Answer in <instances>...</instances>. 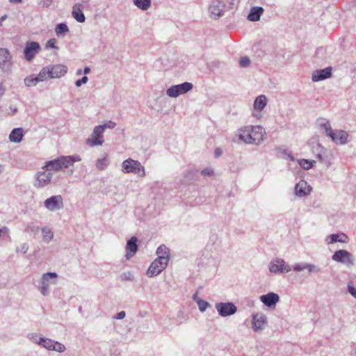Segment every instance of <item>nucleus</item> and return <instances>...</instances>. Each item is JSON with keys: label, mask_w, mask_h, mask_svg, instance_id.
Wrapping results in <instances>:
<instances>
[{"label": "nucleus", "mask_w": 356, "mask_h": 356, "mask_svg": "<svg viewBox=\"0 0 356 356\" xmlns=\"http://www.w3.org/2000/svg\"><path fill=\"white\" fill-rule=\"evenodd\" d=\"M268 99L266 95H260L257 96L253 103V110L252 116L257 120L263 117L262 111L266 107Z\"/></svg>", "instance_id": "1a4fd4ad"}, {"label": "nucleus", "mask_w": 356, "mask_h": 356, "mask_svg": "<svg viewBox=\"0 0 356 356\" xmlns=\"http://www.w3.org/2000/svg\"><path fill=\"white\" fill-rule=\"evenodd\" d=\"M8 111H8V114L10 115H13L17 113L18 109L15 106L10 105L8 108Z\"/></svg>", "instance_id": "5fc2aeb1"}, {"label": "nucleus", "mask_w": 356, "mask_h": 356, "mask_svg": "<svg viewBox=\"0 0 356 356\" xmlns=\"http://www.w3.org/2000/svg\"><path fill=\"white\" fill-rule=\"evenodd\" d=\"M28 228L33 232H38L40 229V227H37V226H34L33 225H29L28 226Z\"/></svg>", "instance_id": "13d9d810"}, {"label": "nucleus", "mask_w": 356, "mask_h": 356, "mask_svg": "<svg viewBox=\"0 0 356 356\" xmlns=\"http://www.w3.org/2000/svg\"><path fill=\"white\" fill-rule=\"evenodd\" d=\"M134 5L141 10H147L151 7V0H132Z\"/></svg>", "instance_id": "72a5a7b5"}, {"label": "nucleus", "mask_w": 356, "mask_h": 356, "mask_svg": "<svg viewBox=\"0 0 356 356\" xmlns=\"http://www.w3.org/2000/svg\"><path fill=\"white\" fill-rule=\"evenodd\" d=\"M168 264L161 261V259H156L149 266L147 275L149 277H154L159 275L168 266Z\"/></svg>", "instance_id": "f3484780"}, {"label": "nucleus", "mask_w": 356, "mask_h": 356, "mask_svg": "<svg viewBox=\"0 0 356 356\" xmlns=\"http://www.w3.org/2000/svg\"><path fill=\"white\" fill-rule=\"evenodd\" d=\"M83 72V71L81 70V69H79L77 71H76V75H81Z\"/></svg>", "instance_id": "338daca9"}, {"label": "nucleus", "mask_w": 356, "mask_h": 356, "mask_svg": "<svg viewBox=\"0 0 356 356\" xmlns=\"http://www.w3.org/2000/svg\"><path fill=\"white\" fill-rule=\"evenodd\" d=\"M156 259H161V261L168 264L170 260V252L168 248L165 245H161L156 250Z\"/></svg>", "instance_id": "cd10ccee"}, {"label": "nucleus", "mask_w": 356, "mask_h": 356, "mask_svg": "<svg viewBox=\"0 0 356 356\" xmlns=\"http://www.w3.org/2000/svg\"><path fill=\"white\" fill-rule=\"evenodd\" d=\"M81 161V158L78 154H73L70 156H60L53 160L47 161L42 167V170H46L49 172L51 170L60 171L66 169L76 162Z\"/></svg>", "instance_id": "f03ea898"}, {"label": "nucleus", "mask_w": 356, "mask_h": 356, "mask_svg": "<svg viewBox=\"0 0 356 356\" xmlns=\"http://www.w3.org/2000/svg\"><path fill=\"white\" fill-rule=\"evenodd\" d=\"M88 1H83L81 3H76L74 5L72 11V17L78 22H84L86 20L85 15L83 13V4L87 3Z\"/></svg>", "instance_id": "b1692460"}, {"label": "nucleus", "mask_w": 356, "mask_h": 356, "mask_svg": "<svg viewBox=\"0 0 356 356\" xmlns=\"http://www.w3.org/2000/svg\"><path fill=\"white\" fill-rule=\"evenodd\" d=\"M24 82L26 87H33L36 86L40 81L36 75L31 74L24 79Z\"/></svg>", "instance_id": "4c0bfd02"}, {"label": "nucleus", "mask_w": 356, "mask_h": 356, "mask_svg": "<svg viewBox=\"0 0 356 356\" xmlns=\"http://www.w3.org/2000/svg\"><path fill=\"white\" fill-rule=\"evenodd\" d=\"M58 274L56 273H46L42 274L38 289L44 296L49 294V289L51 285L56 284Z\"/></svg>", "instance_id": "20e7f679"}, {"label": "nucleus", "mask_w": 356, "mask_h": 356, "mask_svg": "<svg viewBox=\"0 0 356 356\" xmlns=\"http://www.w3.org/2000/svg\"><path fill=\"white\" fill-rule=\"evenodd\" d=\"M193 84L189 82H184L181 84L174 85L166 90V95L170 97L176 98L179 95H184L193 89Z\"/></svg>", "instance_id": "0eeeda50"}, {"label": "nucleus", "mask_w": 356, "mask_h": 356, "mask_svg": "<svg viewBox=\"0 0 356 356\" xmlns=\"http://www.w3.org/2000/svg\"><path fill=\"white\" fill-rule=\"evenodd\" d=\"M315 155L316 157L322 163L327 164V166L330 165L329 161H327L326 156H325V153L326 152V149L320 144H318L316 147Z\"/></svg>", "instance_id": "7c9ffc66"}, {"label": "nucleus", "mask_w": 356, "mask_h": 356, "mask_svg": "<svg viewBox=\"0 0 356 356\" xmlns=\"http://www.w3.org/2000/svg\"><path fill=\"white\" fill-rule=\"evenodd\" d=\"M55 32L57 36H63L69 32V29L65 24L60 23L56 25L55 28Z\"/></svg>", "instance_id": "58836bf2"}, {"label": "nucleus", "mask_w": 356, "mask_h": 356, "mask_svg": "<svg viewBox=\"0 0 356 356\" xmlns=\"http://www.w3.org/2000/svg\"><path fill=\"white\" fill-rule=\"evenodd\" d=\"M198 309L201 312H204L210 306V304L204 300H198L197 303Z\"/></svg>", "instance_id": "37998d69"}, {"label": "nucleus", "mask_w": 356, "mask_h": 356, "mask_svg": "<svg viewBox=\"0 0 356 356\" xmlns=\"http://www.w3.org/2000/svg\"><path fill=\"white\" fill-rule=\"evenodd\" d=\"M56 40L55 38L49 39L46 44L47 47H50L51 49H58L56 45Z\"/></svg>", "instance_id": "864d4df0"}, {"label": "nucleus", "mask_w": 356, "mask_h": 356, "mask_svg": "<svg viewBox=\"0 0 356 356\" xmlns=\"http://www.w3.org/2000/svg\"><path fill=\"white\" fill-rule=\"evenodd\" d=\"M125 316H126L125 312L124 311H121V312H118V314H116L113 316V318L118 319V320H122L125 317Z\"/></svg>", "instance_id": "6e6d98bb"}, {"label": "nucleus", "mask_w": 356, "mask_h": 356, "mask_svg": "<svg viewBox=\"0 0 356 356\" xmlns=\"http://www.w3.org/2000/svg\"><path fill=\"white\" fill-rule=\"evenodd\" d=\"M42 240L44 243H49L54 238V232L52 229L47 227H43L41 229Z\"/></svg>", "instance_id": "473e14b6"}, {"label": "nucleus", "mask_w": 356, "mask_h": 356, "mask_svg": "<svg viewBox=\"0 0 356 356\" xmlns=\"http://www.w3.org/2000/svg\"><path fill=\"white\" fill-rule=\"evenodd\" d=\"M201 174L204 176L211 177L214 174V171L211 168H207L202 170Z\"/></svg>", "instance_id": "8fccbe9b"}, {"label": "nucleus", "mask_w": 356, "mask_h": 356, "mask_svg": "<svg viewBox=\"0 0 356 356\" xmlns=\"http://www.w3.org/2000/svg\"><path fill=\"white\" fill-rule=\"evenodd\" d=\"M252 329L255 332H259L264 330L268 323V318L262 312L253 314L252 316Z\"/></svg>", "instance_id": "9d476101"}, {"label": "nucleus", "mask_w": 356, "mask_h": 356, "mask_svg": "<svg viewBox=\"0 0 356 356\" xmlns=\"http://www.w3.org/2000/svg\"><path fill=\"white\" fill-rule=\"evenodd\" d=\"M13 65L12 56L7 49L0 48V69L9 72Z\"/></svg>", "instance_id": "dca6fc26"}, {"label": "nucleus", "mask_w": 356, "mask_h": 356, "mask_svg": "<svg viewBox=\"0 0 356 356\" xmlns=\"http://www.w3.org/2000/svg\"><path fill=\"white\" fill-rule=\"evenodd\" d=\"M283 154H284V157L286 159H289L291 161H294V156H293V154H291V152H289L288 150H284Z\"/></svg>", "instance_id": "4d7b16f0"}, {"label": "nucleus", "mask_w": 356, "mask_h": 356, "mask_svg": "<svg viewBox=\"0 0 356 356\" xmlns=\"http://www.w3.org/2000/svg\"><path fill=\"white\" fill-rule=\"evenodd\" d=\"M266 133L260 125H247L239 128L236 134L238 140L246 144L259 145L265 138Z\"/></svg>", "instance_id": "f257e3e1"}, {"label": "nucleus", "mask_w": 356, "mask_h": 356, "mask_svg": "<svg viewBox=\"0 0 356 356\" xmlns=\"http://www.w3.org/2000/svg\"><path fill=\"white\" fill-rule=\"evenodd\" d=\"M53 341V339L44 337L43 339H42V341L39 342L40 346L48 350V349L51 347Z\"/></svg>", "instance_id": "79ce46f5"}, {"label": "nucleus", "mask_w": 356, "mask_h": 356, "mask_svg": "<svg viewBox=\"0 0 356 356\" xmlns=\"http://www.w3.org/2000/svg\"><path fill=\"white\" fill-rule=\"evenodd\" d=\"M137 238L135 236L131 237L127 243L126 245V259H130L134 256L138 250Z\"/></svg>", "instance_id": "393cba45"}, {"label": "nucleus", "mask_w": 356, "mask_h": 356, "mask_svg": "<svg viewBox=\"0 0 356 356\" xmlns=\"http://www.w3.org/2000/svg\"><path fill=\"white\" fill-rule=\"evenodd\" d=\"M325 242L327 244H332L337 242L346 243L348 242V237L343 233L332 234L326 237Z\"/></svg>", "instance_id": "bb28decb"}, {"label": "nucleus", "mask_w": 356, "mask_h": 356, "mask_svg": "<svg viewBox=\"0 0 356 356\" xmlns=\"http://www.w3.org/2000/svg\"><path fill=\"white\" fill-rule=\"evenodd\" d=\"M44 207L49 211L54 212L63 208V198L60 195H53L46 199Z\"/></svg>", "instance_id": "9b49d317"}, {"label": "nucleus", "mask_w": 356, "mask_h": 356, "mask_svg": "<svg viewBox=\"0 0 356 356\" xmlns=\"http://www.w3.org/2000/svg\"><path fill=\"white\" fill-rule=\"evenodd\" d=\"M193 300L196 302L197 303V301L198 300H201L202 299L199 297V295H198V293L196 292L195 293L193 294Z\"/></svg>", "instance_id": "680f3d73"}, {"label": "nucleus", "mask_w": 356, "mask_h": 356, "mask_svg": "<svg viewBox=\"0 0 356 356\" xmlns=\"http://www.w3.org/2000/svg\"><path fill=\"white\" fill-rule=\"evenodd\" d=\"M53 174L46 170L38 171L35 175L33 186L36 188H43L49 186L51 181Z\"/></svg>", "instance_id": "423d86ee"}, {"label": "nucleus", "mask_w": 356, "mask_h": 356, "mask_svg": "<svg viewBox=\"0 0 356 356\" xmlns=\"http://www.w3.org/2000/svg\"><path fill=\"white\" fill-rule=\"evenodd\" d=\"M295 194L298 197H305L311 193L312 188L305 181H300L295 186Z\"/></svg>", "instance_id": "4be33fe9"}, {"label": "nucleus", "mask_w": 356, "mask_h": 356, "mask_svg": "<svg viewBox=\"0 0 356 356\" xmlns=\"http://www.w3.org/2000/svg\"><path fill=\"white\" fill-rule=\"evenodd\" d=\"M109 158L106 153H104L102 157L99 158L96 161V168L99 170H105L109 165Z\"/></svg>", "instance_id": "2f4dec72"}, {"label": "nucleus", "mask_w": 356, "mask_h": 356, "mask_svg": "<svg viewBox=\"0 0 356 356\" xmlns=\"http://www.w3.org/2000/svg\"><path fill=\"white\" fill-rule=\"evenodd\" d=\"M225 8L224 0H212L209 6V11L212 18L218 19L224 15Z\"/></svg>", "instance_id": "4468645a"}, {"label": "nucleus", "mask_w": 356, "mask_h": 356, "mask_svg": "<svg viewBox=\"0 0 356 356\" xmlns=\"http://www.w3.org/2000/svg\"><path fill=\"white\" fill-rule=\"evenodd\" d=\"M330 138L336 144L344 145L347 143L348 134L346 131L341 129L332 130Z\"/></svg>", "instance_id": "aec40b11"}, {"label": "nucleus", "mask_w": 356, "mask_h": 356, "mask_svg": "<svg viewBox=\"0 0 356 356\" xmlns=\"http://www.w3.org/2000/svg\"><path fill=\"white\" fill-rule=\"evenodd\" d=\"M332 259L334 261L343 264L346 266H353L355 261L353 254L345 250H337L332 254Z\"/></svg>", "instance_id": "ddd939ff"}, {"label": "nucleus", "mask_w": 356, "mask_h": 356, "mask_svg": "<svg viewBox=\"0 0 356 356\" xmlns=\"http://www.w3.org/2000/svg\"><path fill=\"white\" fill-rule=\"evenodd\" d=\"M348 291L354 297L356 298V289L354 287V284L353 282H349L348 283Z\"/></svg>", "instance_id": "09e8293b"}, {"label": "nucleus", "mask_w": 356, "mask_h": 356, "mask_svg": "<svg viewBox=\"0 0 356 356\" xmlns=\"http://www.w3.org/2000/svg\"><path fill=\"white\" fill-rule=\"evenodd\" d=\"M222 153V151L220 148H216L214 151V154L216 157H219L220 156H221Z\"/></svg>", "instance_id": "052dcab7"}, {"label": "nucleus", "mask_w": 356, "mask_h": 356, "mask_svg": "<svg viewBox=\"0 0 356 356\" xmlns=\"http://www.w3.org/2000/svg\"><path fill=\"white\" fill-rule=\"evenodd\" d=\"M120 278L122 280H124V281H133L134 275L131 272L127 271V272L123 273L121 275Z\"/></svg>", "instance_id": "a18cd8bd"}, {"label": "nucleus", "mask_w": 356, "mask_h": 356, "mask_svg": "<svg viewBox=\"0 0 356 356\" xmlns=\"http://www.w3.org/2000/svg\"><path fill=\"white\" fill-rule=\"evenodd\" d=\"M332 67L314 70L312 75V80L313 82H318L330 78L332 76Z\"/></svg>", "instance_id": "6ab92c4d"}, {"label": "nucleus", "mask_w": 356, "mask_h": 356, "mask_svg": "<svg viewBox=\"0 0 356 356\" xmlns=\"http://www.w3.org/2000/svg\"><path fill=\"white\" fill-rule=\"evenodd\" d=\"M51 79L60 78L65 75L67 72V66L61 64L53 65L49 66Z\"/></svg>", "instance_id": "5701e85b"}, {"label": "nucleus", "mask_w": 356, "mask_h": 356, "mask_svg": "<svg viewBox=\"0 0 356 356\" xmlns=\"http://www.w3.org/2000/svg\"><path fill=\"white\" fill-rule=\"evenodd\" d=\"M29 250V245L27 243H22L16 248V252L26 254Z\"/></svg>", "instance_id": "c03bdc74"}, {"label": "nucleus", "mask_w": 356, "mask_h": 356, "mask_svg": "<svg viewBox=\"0 0 356 356\" xmlns=\"http://www.w3.org/2000/svg\"><path fill=\"white\" fill-rule=\"evenodd\" d=\"M239 63L242 67H247L250 64V60L248 56H243L241 58Z\"/></svg>", "instance_id": "49530a36"}, {"label": "nucleus", "mask_w": 356, "mask_h": 356, "mask_svg": "<svg viewBox=\"0 0 356 356\" xmlns=\"http://www.w3.org/2000/svg\"><path fill=\"white\" fill-rule=\"evenodd\" d=\"M53 0H38V4L43 8H48L52 3Z\"/></svg>", "instance_id": "603ef678"}, {"label": "nucleus", "mask_w": 356, "mask_h": 356, "mask_svg": "<svg viewBox=\"0 0 356 356\" xmlns=\"http://www.w3.org/2000/svg\"><path fill=\"white\" fill-rule=\"evenodd\" d=\"M318 129L321 133L324 134L326 136L330 137L332 134V129L330 122L325 118H320L317 121Z\"/></svg>", "instance_id": "a878e982"}, {"label": "nucleus", "mask_w": 356, "mask_h": 356, "mask_svg": "<svg viewBox=\"0 0 356 356\" xmlns=\"http://www.w3.org/2000/svg\"><path fill=\"white\" fill-rule=\"evenodd\" d=\"M6 91V88L3 83L0 82V99L3 96Z\"/></svg>", "instance_id": "bf43d9fd"}, {"label": "nucleus", "mask_w": 356, "mask_h": 356, "mask_svg": "<svg viewBox=\"0 0 356 356\" xmlns=\"http://www.w3.org/2000/svg\"><path fill=\"white\" fill-rule=\"evenodd\" d=\"M279 296L273 292L260 296V300L261 302L268 307H275L276 304L279 302Z\"/></svg>", "instance_id": "412c9836"}, {"label": "nucleus", "mask_w": 356, "mask_h": 356, "mask_svg": "<svg viewBox=\"0 0 356 356\" xmlns=\"http://www.w3.org/2000/svg\"><path fill=\"white\" fill-rule=\"evenodd\" d=\"M291 270L296 273H300L303 270H307L309 273H318L321 271V268L314 264L303 262L296 263L291 266Z\"/></svg>", "instance_id": "a211bd4d"}, {"label": "nucleus", "mask_w": 356, "mask_h": 356, "mask_svg": "<svg viewBox=\"0 0 356 356\" xmlns=\"http://www.w3.org/2000/svg\"><path fill=\"white\" fill-rule=\"evenodd\" d=\"M9 1L13 3H19L22 2V0H9Z\"/></svg>", "instance_id": "69168bd1"}, {"label": "nucleus", "mask_w": 356, "mask_h": 356, "mask_svg": "<svg viewBox=\"0 0 356 356\" xmlns=\"http://www.w3.org/2000/svg\"><path fill=\"white\" fill-rule=\"evenodd\" d=\"M104 128V131L106 129H113L116 126V123L112 120L106 121L104 124L101 125Z\"/></svg>", "instance_id": "de8ad7c7"}, {"label": "nucleus", "mask_w": 356, "mask_h": 356, "mask_svg": "<svg viewBox=\"0 0 356 356\" xmlns=\"http://www.w3.org/2000/svg\"><path fill=\"white\" fill-rule=\"evenodd\" d=\"M298 163L302 169L308 170L314 167L316 161L302 159L298 160Z\"/></svg>", "instance_id": "e433bc0d"}, {"label": "nucleus", "mask_w": 356, "mask_h": 356, "mask_svg": "<svg viewBox=\"0 0 356 356\" xmlns=\"http://www.w3.org/2000/svg\"><path fill=\"white\" fill-rule=\"evenodd\" d=\"M6 18H7L6 15H4L0 17V26H2L3 22L6 20Z\"/></svg>", "instance_id": "e2e57ef3"}, {"label": "nucleus", "mask_w": 356, "mask_h": 356, "mask_svg": "<svg viewBox=\"0 0 356 356\" xmlns=\"http://www.w3.org/2000/svg\"><path fill=\"white\" fill-rule=\"evenodd\" d=\"M44 337L42 336V334L35 332H31L27 334V338L30 341L39 346V342H40V341H42V339H43Z\"/></svg>", "instance_id": "ea45409f"}, {"label": "nucleus", "mask_w": 356, "mask_h": 356, "mask_svg": "<svg viewBox=\"0 0 356 356\" xmlns=\"http://www.w3.org/2000/svg\"><path fill=\"white\" fill-rule=\"evenodd\" d=\"M263 13H264V8L262 7H260V6L253 7L250 10V11L247 17V19L250 22H257L260 19L261 15L263 14Z\"/></svg>", "instance_id": "c756f323"}, {"label": "nucleus", "mask_w": 356, "mask_h": 356, "mask_svg": "<svg viewBox=\"0 0 356 356\" xmlns=\"http://www.w3.org/2000/svg\"><path fill=\"white\" fill-rule=\"evenodd\" d=\"M104 128L101 125L95 126L90 137L86 140V144L90 147L102 145L104 142Z\"/></svg>", "instance_id": "6e6552de"}, {"label": "nucleus", "mask_w": 356, "mask_h": 356, "mask_svg": "<svg viewBox=\"0 0 356 356\" xmlns=\"http://www.w3.org/2000/svg\"><path fill=\"white\" fill-rule=\"evenodd\" d=\"M39 81L42 82L47 79H51V72L49 66L43 67L39 72L38 75H36Z\"/></svg>", "instance_id": "f704fd0d"}, {"label": "nucleus", "mask_w": 356, "mask_h": 356, "mask_svg": "<svg viewBox=\"0 0 356 356\" xmlns=\"http://www.w3.org/2000/svg\"><path fill=\"white\" fill-rule=\"evenodd\" d=\"M88 81V78L86 76H83L81 79H78L75 82L77 88L81 87L83 84H86Z\"/></svg>", "instance_id": "3c124183"}, {"label": "nucleus", "mask_w": 356, "mask_h": 356, "mask_svg": "<svg viewBox=\"0 0 356 356\" xmlns=\"http://www.w3.org/2000/svg\"><path fill=\"white\" fill-rule=\"evenodd\" d=\"M215 308L218 312V314L222 317H227L232 316L236 313V306L230 302H217L215 305Z\"/></svg>", "instance_id": "f8f14e48"}, {"label": "nucleus", "mask_w": 356, "mask_h": 356, "mask_svg": "<svg viewBox=\"0 0 356 356\" xmlns=\"http://www.w3.org/2000/svg\"><path fill=\"white\" fill-rule=\"evenodd\" d=\"M10 229L6 226L0 227V240H10Z\"/></svg>", "instance_id": "a19ab883"}, {"label": "nucleus", "mask_w": 356, "mask_h": 356, "mask_svg": "<svg viewBox=\"0 0 356 356\" xmlns=\"http://www.w3.org/2000/svg\"><path fill=\"white\" fill-rule=\"evenodd\" d=\"M354 284V287L355 288L356 287V282L355 283L353 281H352Z\"/></svg>", "instance_id": "774afa93"}, {"label": "nucleus", "mask_w": 356, "mask_h": 356, "mask_svg": "<svg viewBox=\"0 0 356 356\" xmlns=\"http://www.w3.org/2000/svg\"><path fill=\"white\" fill-rule=\"evenodd\" d=\"M90 68L89 67H85L83 70V72L85 74H87L90 73Z\"/></svg>", "instance_id": "0e129e2a"}, {"label": "nucleus", "mask_w": 356, "mask_h": 356, "mask_svg": "<svg viewBox=\"0 0 356 356\" xmlns=\"http://www.w3.org/2000/svg\"><path fill=\"white\" fill-rule=\"evenodd\" d=\"M122 171L125 174H134L140 178L144 177L146 175L144 166L138 161L131 158L122 162Z\"/></svg>", "instance_id": "7ed1b4c3"}, {"label": "nucleus", "mask_w": 356, "mask_h": 356, "mask_svg": "<svg viewBox=\"0 0 356 356\" xmlns=\"http://www.w3.org/2000/svg\"><path fill=\"white\" fill-rule=\"evenodd\" d=\"M48 350L56 351L61 353L66 350V347L64 344L54 340L51 347L48 349Z\"/></svg>", "instance_id": "c9c22d12"}, {"label": "nucleus", "mask_w": 356, "mask_h": 356, "mask_svg": "<svg viewBox=\"0 0 356 356\" xmlns=\"http://www.w3.org/2000/svg\"><path fill=\"white\" fill-rule=\"evenodd\" d=\"M268 270L273 274H286L291 270V266L284 259L276 257L269 262Z\"/></svg>", "instance_id": "39448f33"}, {"label": "nucleus", "mask_w": 356, "mask_h": 356, "mask_svg": "<svg viewBox=\"0 0 356 356\" xmlns=\"http://www.w3.org/2000/svg\"><path fill=\"white\" fill-rule=\"evenodd\" d=\"M24 132L21 127L13 129L9 134V140L12 143H18L22 140Z\"/></svg>", "instance_id": "c85d7f7f"}, {"label": "nucleus", "mask_w": 356, "mask_h": 356, "mask_svg": "<svg viewBox=\"0 0 356 356\" xmlns=\"http://www.w3.org/2000/svg\"><path fill=\"white\" fill-rule=\"evenodd\" d=\"M41 47L37 42H28L24 49V58L27 61H31L40 52Z\"/></svg>", "instance_id": "2eb2a0df"}]
</instances>
